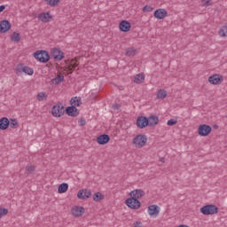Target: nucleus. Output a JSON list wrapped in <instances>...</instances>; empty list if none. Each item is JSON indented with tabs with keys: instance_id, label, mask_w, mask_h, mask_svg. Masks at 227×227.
<instances>
[{
	"instance_id": "obj_33",
	"label": "nucleus",
	"mask_w": 227,
	"mask_h": 227,
	"mask_svg": "<svg viewBox=\"0 0 227 227\" xmlns=\"http://www.w3.org/2000/svg\"><path fill=\"white\" fill-rule=\"evenodd\" d=\"M35 167L33 165H27L26 171L27 172V175H31V173H35Z\"/></svg>"
},
{
	"instance_id": "obj_15",
	"label": "nucleus",
	"mask_w": 227,
	"mask_h": 227,
	"mask_svg": "<svg viewBox=\"0 0 227 227\" xmlns=\"http://www.w3.org/2000/svg\"><path fill=\"white\" fill-rule=\"evenodd\" d=\"M109 141H111V137L107 134H103L97 137L98 145H107Z\"/></svg>"
},
{
	"instance_id": "obj_21",
	"label": "nucleus",
	"mask_w": 227,
	"mask_h": 227,
	"mask_svg": "<svg viewBox=\"0 0 227 227\" xmlns=\"http://www.w3.org/2000/svg\"><path fill=\"white\" fill-rule=\"evenodd\" d=\"M0 29H12V23L8 20L0 21Z\"/></svg>"
},
{
	"instance_id": "obj_4",
	"label": "nucleus",
	"mask_w": 227,
	"mask_h": 227,
	"mask_svg": "<svg viewBox=\"0 0 227 227\" xmlns=\"http://www.w3.org/2000/svg\"><path fill=\"white\" fill-rule=\"evenodd\" d=\"M147 141L148 137H146L145 135L139 134L135 138H133V145L137 148H143V146H145Z\"/></svg>"
},
{
	"instance_id": "obj_24",
	"label": "nucleus",
	"mask_w": 227,
	"mask_h": 227,
	"mask_svg": "<svg viewBox=\"0 0 227 227\" xmlns=\"http://www.w3.org/2000/svg\"><path fill=\"white\" fill-rule=\"evenodd\" d=\"M67 191H68V184L62 183L61 184H59L58 188L59 194H64V192H67Z\"/></svg>"
},
{
	"instance_id": "obj_32",
	"label": "nucleus",
	"mask_w": 227,
	"mask_h": 227,
	"mask_svg": "<svg viewBox=\"0 0 227 227\" xmlns=\"http://www.w3.org/2000/svg\"><path fill=\"white\" fill-rule=\"evenodd\" d=\"M9 127H11V129H18L19 128V121H17V119H11V122L9 124Z\"/></svg>"
},
{
	"instance_id": "obj_2",
	"label": "nucleus",
	"mask_w": 227,
	"mask_h": 227,
	"mask_svg": "<svg viewBox=\"0 0 227 227\" xmlns=\"http://www.w3.org/2000/svg\"><path fill=\"white\" fill-rule=\"evenodd\" d=\"M22 73L27 74V75H33V74H35V70L22 63H20L16 67L15 74L16 75H22Z\"/></svg>"
},
{
	"instance_id": "obj_16",
	"label": "nucleus",
	"mask_w": 227,
	"mask_h": 227,
	"mask_svg": "<svg viewBox=\"0 0 227 227\" xmlns=\"http://www.w3.org/2000/svg\"><path fill=\"white\" fill-rule=\"evenodd\" d=\"M145 194V191L141 189H137L130 192L129 196H130V198H135V200H139L140 198H143Z\"/></svg>"
},
{
	"instance_id": "obj_31",
	"label": "nucleus",
	"mask_w": 227,
	"mask_h": 227,
	"mask_svg": "<svg viewBox=\"0 0 227 227\" xmlns=\"http://www.w3.org/2000/svg\"><path fill=\"white\" fill-rule=\"evenodd\" d=\"M168 97V92L165 90H160L157 92V98H166Z\"/></svg>"
},
{
	"instance_id": "obj_23",
	"label": "nucleus",
	"mask_w": 227,
	"mask_h": 227,
	"mask_svg": "<svg viewBox=\"0 0 227 227\" xmlns=\"http://www.w3.org/2000/svg\"><path fill=\"white\" fill-rule=\"evenodd\" d=\"M77 67H79L77 60L72 59L70 62V65L67 67L69 74H74V70H75V68H77Z\"/></svg>"
},
{
	"instance_id": "obj_10",
	"label": "nucleus",
	"mask_w": 227,
	"mask_h": 227,
	"mask_svg": "<svg viewBox=\"0 0 227 227\" xmlns=\"http://www.w3.org/2000/svg\"><path fill=\"white\" fill-rule=\"evenodd\" d=\"M66 114L68 116H72L73 118H75V116H79V109H77L75 106L72 105L71 106H67L66 108Z\"/></svg>"
},
{
	"instance_id": "obj_14",
	"label": "nucleus",
	"mask_w": 227,
	"mask_h": 227,
	"mask_svg": "<svg viewBox=\"0 0 227 227\" xmlns=\"http://www.w3.org/2000/svg\"><path fill=\"white\" fill-rule=\"evenodd\" d=\"M153 15L158 20L166 19L168 17V11L166 9H157L154 11Z\"/></svg>"
},
{
	"instance_id": "obj_18",
	"label": "nucleus",
	"mask_w": 227,
	"mask_h": 227,
	"mask_svg": "<svg viewBox=\"0 0 227 227\" xmlns=\"http://www.w3.org/2000/svg\"><path fill=\"white\" fill-rule=\"evenodd\" d=\"M10 127V120L7 117L0 119V130H6Z\"/></svg>"
},
{
	"instance_id": "obj_36",
	"label": "nucleus",
	"mask_w": 227,
	"mask_h": 227,
	"mask_svg": "<svg viewBox=\"0 0 227 227\" xmlns=\"http://www.w3.org/2000/svg\"><path fill=\"white\" fill-rule=\"evenodd\" d=\"M176 123H178L177 119H170L168 121L167 125H168V127H173V125H176Z\"/></svg>"
},
{
	"instance_id": "obj_3",
	"label": "nucleus",
	"mask_w": 227,
	"mask_h": 227,
	"mask_svg": "<svg viewBox=\"0 0 227 227\" xmlns=\"http://www.w3.org/2000/svg\"><path fill=\"white\" fill-rule=\"evenodd\" d=\"M200 212L203 215H214V214H217L219 212V207L215 205L209 204L202 207L200 208Z\"/></svg>"
},
{
	"instance_id": "obj_45",
	"label": "nucleus",
	"mask_w": 227,
	"mask_h": 227,
	"mask_svg": "<svg viewBox=\"0 0 227 227\" xmlns=\"http://www.w3.org/2000/svg\"><path fill=\"white\" fill-rule=\"evenodd\" d=\"M10 29H0V33H8Z\"/></svg>"
},
{
	"instance_id": "obj_39",
	"label": "nucleus",
	"mask_w": 227,
	"mask_h": 227,
	"mask_svg": "<svg viewBox=\"0 0 227 227\" xmlns=\"http://www.w3.org/2000/svg\"><path fill=\"white\" fill-rule=\"evenodd\" d=\"M7 214H8V209L0 208V217H3V215H6Z\"/></svg>"
},
{
	"instance_id": "obj_40",
	"label": "nucleus",
	"mask_w": 227,
	"mask_h": 227,
	"mask_svg": "<svg viewBox=\"0 0 227 227\" xmlns=\"http://www.w3.org/2000/svg\"><path fill=\"white\" fill-rule=\"evenodd\" d=\"M78 123L80 127H84V125H86V120L84 118H81Z\"/></svg>"
},
{
	"instance_id": "obj_44",
	"label": "nucleus",
	"mask_w": 227,
	"mask_h": 227,
	"mask_svg": "<svg viewBox=\"0 0 227 227\" xmlns=\"http://www.w3.org/2000/svg\"><path fill=\"white\" fill-rule=\"evenodd\" d=\"M210 4H212V1L207 0V1H206V5H207V6H210Z\"/></svg>"
},
{
	"instance_id": "obj_19",
	"label": "nucleus",
	"mask_w": 227,
	"mask_h": 227,
	"mask_svg": "<svg viewBox=\"0 0 227 227\" xmlns=\"http://www.w3.org/2000/svg\"><path fill=\"white\" fill-rule=\"evenodd\" d=\"M147 120L148 127H155V125L159 124V117L157 115H150Z\"/></svg>"
},
{
	"instance_id": "obj_25",
	"label": "nucleus",
	"mask_w": 227,
	"mask_h": 227,
	"mask_svg": "<svg viewBox=\"0 0 227 227\" xmlns=\"http://www.w3.org/2000/svg\"><path fill=\"white\" fill-rule=\"evenodd\" d=\"M81 104H82V102L81 101V98H72L70 99V105L71 106H74L75 107H79V106H81Z\"/></svg>"
},
{
	"instance_id": "obj_35",
	"label": "nucleus",
	"mask_w": 227,
	"mask_h": 227,
	"mask_svg": "<svg viewBox=\"0 0 227 227\" xmlns=\"http://www.w3.org/2000/svg\"><path fill=\"white\" fill-rule=\"evenodd\" d=\"M143 12L144 13H150L151 12H153V7L150 5H145V7H143Z\"/></svg>"
},
{
	"instance_id": "obj_17",
	"label": "nucleus",
	"mask_w": 227,
	"mask_h": 227,
	"mask_svg": "<svg viewBox=\"0 0 227 227\" xmlns=\"http://www.w3.org/2000/svg\"><path fill=\"white\" fill-rule=\"evenodd\" d=\"M38 19L42 22H51L52 20V15H51V12H43L39 14Z\"/></svg>"
},
{
	"instance_id": "obj_43",
	"label": "nucleus",
	"mask_w": 227,
	"mask_h": 227,
	"mask_svg": "<svg viewBox=\"0 0 227 227\" xmlns=\"http://www.w3.org/2000/svg\"><path fill=\"white\" fill-rule=\"evenodd\" d=\"M113 107L114 109H120V105L119 104H114V105H113Z\"/></svg>"
},
{
	"instance_id": "obj_27",
	"label": "nucleus",
	"mask_w": 227,
	"mask_h": 227,
	"mask_svg": "<svg viewBox=\"0 0 227 227\" xmlns=\"http://www.w3.org/2000/svg\"><path fill=\"white\" fill-rule=\"evenodd\" d=\"M63 81H65V76L59 74L51 80V84H59L60 82H63Z\"/></svg>"
},
{
	"instance_id": "obj_28",
	"label": "nucleus",
	"mask_w": 227,
	"mask_h": 227,
	"mask_svg": "<svg viewBox=\"0 0 227 227\" xmlns=\"http://www.w3.org/2000/svg\"><path fill=\"white\" fill-rule=\"evenodd\" d=\"M145 82V74H138L135 76L134 82L137 84H141V82Z\"/></svg>"
},
{
	"instance_id": "obj_6",
	"label": "nucleus",
	"mask_w": 227,
	"mask_h": 227,
	"mask_svg": "<svg viewBox=\"0 0 227 227\" xmlns=\"http://www.w3.org/2000/svg\"><path fill=\"white\" fill-rule=\"evenodd\" d=\"M125 204L129 208H132L133 210H137V208L141 207V201L134 197L127 199Z\"/></svg>"
},
{
	"instance_id": "obj_9",
	"label": "nucleus",
	"mask_w": 227,
	"mask_h": 227,
	"mask_svg": "<svg viewBox=\"0 0 227 227\" xmlns=\"http://www.w3.org/2000/svg\"><path fill=\"white\" fill-rule=\"evenodd\" d=\"M51 56L54 58L55 61H61L65 58V53L59 49H52Z\"/></svg>"
},
{
	"instance_id": "obj_22",
	"label": "nucleus",
	"mask_w": 227,
	"mask_h": 227,
	"mask_svg": "<svg viewBox=\"0 0 227 227\" xmlns=\"http://www.w3.org/2000/svg\"><path fill=\"white\" fill-rule=\"evenodd\" d=\"M131 27H132V26L130 25V23L129 22V20H122L119 23V29H130Z\"/></svg>"
},
{
	"instance_id": "obj_38",
	"label": "nucleus",
	"mask_w": 227,
	"mask_h": 227,
	"mask_svg": "<svg viewBox=\"0 0 227 227\" xmlns=\"http://www.w3.org/2000/svg\"><path fill=\"white\" fill-rule=\"evenodd\" d=\"M46 95L45 92H40L37 94V99L39 100H43V98H45Z\"/></svg>"
},
{
	"instance_id": "obj_1",
	"label": "nucleus",
	"mask_w": 227,
	"mask_h": 227,
	"mask_svg": "<svg viewBox=\"0 0 227 227\" xmlns=\"http://www.w3.org/2000/svg\"><path fill=\"white\" fill-rule=\"evenodd\" d=\"M34 58L40 61V63H49L51 55H49L47 51L40 50L34 53Z\"/></svg>"
},
{
	"instance_id": "obj_42",
	"label": "nucleus",
	"mask_w": 227,
	"mask_h": 227,
	"mask_svg": "<svg viewBox=\"0 0 227 227\" xmlns=\"http://www.w3.org/2000/svg\"><path fill=\"white\" fill-rule=\"evenodd\" d=\"M4 10H6V5L4 4L0 5V13H2V12H4Z\"/></svg>"
},
{
	"instance_id": "obj_13",
	"label": "nucleus",
	"mask_w": 227,
	"mask_h": 227,
	"mask_svg": "<svg viewBox=\"0 0 227 227\" xmlns=\"http://www.w3.org/2000/svg\"><path fill=\"white\" fill-rule=\"evenodd\" d=\"M71 212L75 217H81L84 214V212H86V210L83 207L74 206V207H72Z\"/></svg>"
},
{
	"instance_id": "obj_20",
	"label": "nucleus",
	"mask_w": 227,
	"mask_h": 227,
	"mask_svg": "<svg viewBox=\"0 0 227 227\" xmlns=\"http://www.w3.org/2000/svg\"><path fill=\"white\" fill-rule=\"evenodd\" d=\"M159 206L157 205H151L148 207V214L149 215H153L154 217H157L159 215Z\"/></svg>"
},
{
	"instance_id": "obj_26",
	"label": "nucleus",
	"mask_w": 227,
	"mask_h": 227,
	"mask_svg": "<svg viewBox=\"0 0 227 227\" xmlns=\"http://www.w3.org/2000/svg\"><path fill=\"white\" fill-rule=\"evenodd\" d=\"M93 200L96 201V203H100L102 200H104V194L100 192H97L93 194Z\"/></svg>"
},
{
	"instance_id": "obj_12",
	"label": "nucleus",
	"mask_w": 227,
	"mask_h": 227,
	"mask_svg": "<svg viewBox=\"0 0 227 227\" xmlns=\"http://www.w3.org/2000/svg\"><path fill=\"white\" fill-rule=\"evenodd\" d=\"M223 75L217 74L208 77V82H210V84H221V82H223Z\"/></svg>"
},
{
	"instance_id": "obj_8",
	"label": "nucleus",
	"mask_w": 227,
	"mask_h": 227,
	"mask_svg": "<svg viewBox=\"0 0 227 227\" xmlns=\"http://www.w3.org/2000/svg\"><path fill=\"white\" fill-rule=\"evenodd\" d=\"M137 127L138 129H146V127H148V117H146V116L137 117Z\"/></svg>"
},
{
	"instance_id": "obj_46",
	"label": "nucleus",
	"mask_w": 227,
	"mask_h": 227,
	"mask_svg": "<svg viewBox=\"0 0 227 227\" xmlns=\"http://www.w3.org/2000/svg\"><path fill=\"white\" fill-rule=\"evenodd\" d=\"M121 31H122L123 33H129V31H130L129 29H121Z\"/></svg>"
},
{
	"instance_id": "obj_41",
	"label": "nucleus",
	"mask_w": 227,
	"mask_h": 227,
	"mask_svg": "<svg viewBox=\"0 0 227 227\" xmlns=\"http://www.w3.org/2000/svg\"><path fill=\"white\" fill-rule=\"evenodd\" d=\"M133 227H143V223L141 222H136L133 223Z\"/></svg>"
},
{
	"instance_id": "obj_34",
	"label": "nucleus",
	"mask_w": 227,
	"mask_h": 227,
	"mask_svg": "<svg viewBox=\"0 0 227 227\" xmlns=\"http://www.w3.org/2000/svg\"><path fill=\"white\" fill-rule=\"evenodd\" d=\"M126 56H136V49L134 48H129L127 51H126Z\"/></svg>"
},
{
	"instance_id": "obj_30",
	"label": "nucleus",
	"mask_w": 227,
	"mask_h": 227,
	"mask_svg": "<svg viewBox=\"0 0 227 227\" xmlns=\"http://www.w3.org/2000/svg\"><path fill=\"white\" fill-rule=\"evenodd\" d=\"M48 6H51V8H54V6H58L59 0H43Z\"/></svg>"
},
{
	"instance_id": "obj_11",
	"label": "nucleus",
	"mask_w": 227,
	"mask_h": 227,
	"mask_svg": "<svg viewBox=\"0 0 227 227\" xmlns=\"http://www.w3.org/2000/svg\"><path fill=\"white\" fill-rule=\"evenodd\" d=\"M77 198L79 200H86L87 198H91V190L82 189L77 193Z\"/></svg>"
},
{
	"instance_id": "obj_7",
	"label": "nucleus",
	"mask_w": 227,
	"mask_h": 227,
	"mask_svg": "<svg viewBox=\"0 0 227 227\" xmlns=\"http://www.w3.org/2000/svg\"><path fill=\"white\" fill-rule=\"evenodd\" d=\"M210 132H212V127H210V125L202 124L199 126L198 134L201 136V137H206Z\"/></svg>"
},
{
	"instance_id": "obj_5",
	"label": "nucleus",
	"mask_w": 227,
	"mask_h": 227,
	"mask_svg": "<svg viewBox=\"0 0 227 227\" xmlns=\"http://www.w3.org/2000/svg\"><path fill=\"white\" fill-rule=\"evenodd\" d=\"M51 114L55 118H61L65 114V106L61 103L55 105L51 109Z\"/></svg>"
},
{
	"instance_id": "obj_47",
	"label": "nucleus",
	"mask_w": 227,
	"mask_h": 227,
	"mask_svg": "<svg viewBox=\"0 0 227 227\" xmlns=\"http://www.w3.org/2000/svg\"><path fill=\"white\" fill-rule=\"evenodd\" d=\"M213 129H219V126H217V124H215V125L213 126Z\"/></svg>"
},
{
	"instance_id": "obj_37",
	"label": "nucleus",
	"mask_w": 227,
	"mask_h": 227,
	"mask_svg": "<svg viewBox=\"0 0 227 227\" xmlns=\"http://www.w3.org/2000/svg\"><path fill=\"white\" fill-rule=\"evenodd\" d=\"M219 36L226 37L227 36V29H220L218 31Z\"/></svg>"
},
{
	"instance_id": "obj_29",
	"label": "nucleus",
	"mask_w": 227,
	"mask_h": 227,
	"mask_svg": "<svg viewBox=\"0 0 227 227\" xmlns=\"http://www.w3.org/2000/svg\"><path fill=\"white\" fill-rule=\"evenodd\" d=\"M11 42H20V34L17 32H13L12 35H11Z\"/></svg>"
},
{
	"instance_id": "obj_48",
	"label": "nucleus",
	"mask_w": 227,
	"mask_h": 227,
	"mask_svg": "<svg viewBox=\"0 0 227 227\" xmlns=\"http://www.w3.org/2000/svg\"><path fill=\"white\" fill-rule=\"evenodd\" d=\"M160 160L164 164L166 161L164 160V158H160Z\"/></svg>"
}]
</instances>
